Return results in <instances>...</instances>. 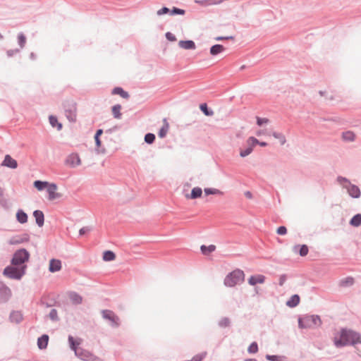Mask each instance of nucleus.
<instances>
[{
	"label": "nucleus",
	"mask_w": 361,
	"mask_h": 361,
	"mask_svg": "<svg viewBox=\"0 0 361 361\" xmlns=\"http://www.w3.org/2000/svg\"><path fill=\"white\" fill-rule=\"evenodd\" d=\"M68 296L71 302L74 305H80L82 302V297L76 292H70Z\"/></svg>",
	"instance_id": "nucleus-19"
},
{
	"label": "nucleus",
	"mask_w": 361,
	"mask_h": 361,
	"mask_svg": "<svg viewBox=\"0 0 361 361\" xmlns=\"http://www.w3.org/2000/svg\"><path fill=\"white\" fill-rule=\"evenodd\" d=\"M102 317L111 322V326L114 328L118 327L120 325L119 317L111 310H104L102 311Z\"/></svg>",
	"instance_id": "nucleus-8"
},
{
	"label": "nucleus",
	"mask_w": 361,
	"mask_h": 361,
	"mask_svg": "<svg viewBox=\"0 0 361 361\" xmlns=\"http://www.w3.org/2000/svg\"><path fill=\"white\" fill-rule=\"evenodd\" d=\"M68 343H69L71 349L73 350L75 354L76 351L80 349V348L77 347L79 345V343H77L74 340V338L72 336H68Z\"/></svg>",
	"instance_id": "nucleus-36"
},
{
	"label": "nucleus",
	"mask_w": 361,
	"mask_h": 361,
	"mask_svg": "<svg viewBox=\"0 0 361 361\" xmlns=\"http://www.w3.org/2000/svg\"><path fill=\"white\" fill-rule=\"evenodd\" d=\"M30 58L32 60H35L36 59V54L35 53H33V52L30 53Z\"/></svg>",
	"instance_id": "nucleus-63"
},
{
	"label": "nucleus",
	"mask_w": 361,
	"mask_h": 361,
	"mask_svg": "<svg viewBox=\"0 0 361 361\" xmlns=\"http://www.w3.org/2000/svg\"><path fill=\"white\" fill-rule=\"evenodd\" d=\"M75 355L83 361H96L97 357L90 351L80 348L76 351Z\"/></svg>",
	"instance_id": "nucleus-10"
},
{
	"label": "nucleus",
	"mask_w": 361,
	"mask_h": 361,
	"mask_svg": "<svg viewBox=\"0 0 361 361\" xmlns=\"http://www.w3.org/2000/svg\"><path fill=\"white\" fill-rule=\"evenodd\" d=\"M57 190V185L55 183H49L47 186V191L48 192V199L49 200H54L55 199L59 198L61 195L59 193L56 192Z\"/></svg>",
	"instance_id": "nucleus-12"
},
{
	"label": "nucleus",
	"mask_w": 361,
	"mask_h": 361,
	"mask_svg": "<svg viewBox=\"0 0 361 361\" xmlns=\"http://www.w3.org/2000/svg\"><path fill=\"white\" fill-rule=\"evenodd\" d=\"M6 203V200L4 198V190L0 187V204L5 207Z\"/></svg>",
	"instance_id": "nucleus-52"
},
{
	"label": "nucleus",
	"mask_w": 361,
	"mask_h": 361,
	"mask_svg": "<svg viewBox=\"0 0 361 361\" xmlns=\"http://www.w3.org/2000/svg\"><path fill=\"white\" fill-rule=\"evenodd\" d=\"M300 300V296L295 294L286 302V305L289 307H295L299 304Z\"/></svg>",
	"instance_id": "nucleus-23"
},
{
	"label": "nucleus",
	"mask_w": 361,
	"mask_h": 361,
	"mask_svg": "<svg viewBox=\"0 0 361 361\" xmlns=\"http://www.w3.org/2000/svg\"><path fill=\"white\" fill-rule=\"evenodd\" d=\"M64 163L71 168H75L81 164V159L78 153H71L67 156Z\"/></svg>",
	"instance_id": "nucleus-9"
},
{
	"label": "nucleus",
	"mask_w": 361,
	"mask_h": 361,
	"mask_svg": "<svg viewBox=\"0 0 361 361\" xmlns=\"http://www.w3.org/2000/svg\"><path fill=\"white\" fill-rule=\"evenodd\" d=\"M49 341V336L47 334H43L42 336L39 337L37 339V346L39 349H45L47 347Z\"/></svg>",
	"instance_id": "nucleus-21"
},
{
	"label": "nucleus",
	"mask_w": 361,
	"mask_h": 361,
	"mask_svg": "<svg viewBox=\"0 0 361 361\" xmlns=\"http://www.w3.org/2000/svg\"><path fill=\"white\" fill-rule=\"evenodd\" d=\"M178 45L180 48L188 50L196 48L195 43L192 40H180Z\"/></svg>",
	"instance_id": "nucleus-20"
},
{
	"label": "nucleus",
	"mask_w": 361,
	"mask_h": 361,
	"mask_svg": "<svg viewBox=\"0 0 361 361\" xmlns=\"http://www.w3.org/2000/svg\"><path fill=\"white\" fill-rule=\"evenodd\" d=\"M61 269V262L59 259H51L49 262V271L54 273L60 271Z\"/></svg>",
	"instance_id": "nucleus-15"
},
{
	"label": "nucleus",
	"mask_w": 361,
	"mask_h": 361,
	"mask_svg": "<svg viewBox=\"0 0 361 361\" xmlns=\"http://www.w3.org/2000/svg\"><path fill=\"white\" fill-rule=\"evenodd\" d=\"M19 51V49H9L6 51V54L8 57H12L15 54H18Z\"/></svg>",
	"instance_id": "nucleus-58"
},
{
	"label": "nucleus",
	"mask_w": 361,
	"mask_h": 361,
	"mask_svg": "<svg viewBox=\"0 0 361 361\" xmlns=\"http://www.w3.org/2000/svg\"><path fill=\"white\" fill-rule=\"evenodd\" d=\"M49 317L50 318L51 320H52L54 322L59 321V318L58 317L57 310L56 309L51 310V311L49 314Z\"/></svg>",
	"instance_id": "nucleus-48"
},
{
	"label": "nucleus",
	"mask_w": 361,
	"mask_h": 361,
	"mask_svg": "<svg viewBox=\"0 0 361 361\" xmlns=\"http://www.w3.org/2000/svg\"><path fill=\"white\" fill-rule=\"evenodd\" d=\"M47 185H49V183L47 181H42V180H35L34 182V186L38 190H42L45 188H47Z\"/></svg>",
	"instance_id": "nucleus-39"
},
{
	"label": "nucleus",
	"mask_w": 361,
	"mask_h": 361,
	"mask_svg": "<svg viewBox=\"0 0 361 361\" xmlns=\"http://www.w3.org/2000/svg\"><path fill=\"white\" fill-rule=\"evenodd\" d=\"M27 265H23L20 267L17 266H7L3 271V274L11 279L20 280L25 274Z\"/></svg>",
	"instance_id": "nucleus-4"
},
{
	"label": "nucleus",
	"mask_w": 361,
	"mask_h": 361,
	"mask_svg": "<svg viewBox=\"0 0 361 361\" xmlns=\"http://www.w3.org/2000/svg\"><path fill=\"white\" fill-rule=\"evenodd\" d=\"M116 258V255L111 250H106L103 253V259L106 262H110Z\"/></svg>",
	"instance_id": "nucleus-34"
},
{
	"label": "nucleus",
	"mask_w": 361,
	"mask_h": 361,
	"mask_svg": "<svg viewBox=\"0 0 361 361\" xmlns=\"http://www.w3.org/2000/svg\"><path fill=\"white\" fill-rule=\"evenodd\" d=\"M258 351V345L256 342H252L247 348L249 353H256Z\"/></svg>",
	"instance_id": "nucleus-49"
},
{
	"label": "nucleus",
	"mask_w": 361,
	"mask_h": 361,
	"mask_svg": "<svg viewBox=\"0 0 361 361\" xmlns=\"http://www.w3.org/2000/svg\"><path fill=\"white\" fill-rule=\"evenodd\" d=\"M354 283V279L353 277L348 276L341 281L340 285L341 286H350Z\"/></svg>",
	"instance_id": "nucleus-41"
},
{
	"label": "nucleus",
	"mask_w": 361,
	"mask_h": 361,
	"mask_svg": "<svg viewBox=\"0 0 361 361\" xmlns=\"http://www.w3.org/2000/svg\"><path fill=\"white\" fill-rule=\"evenodd\" d=\"M165 36H166V38L169 41H170V42H175V41H176V36L173 34H172L171 32H166Z\"/></svg>",
	"instance_id": "nucleus-57"
},
{
	"label": "nucleus",
	"mask_w": 361,
	"mask_h": 361,
	"mask_svg": "<svg viewBox=\"0 0 361 361\" xmlns=\"http://www.w3.org/2000/svg\"><path fill=\"white\" fill-rule=\"evenodd\" d=\"M287 275L286 274H281L279 276V285L280 286H283L286 282V281L287 280Z\"/></svg>",
	"instance_id": "nucleus-56"
},
{
	"label": "nucleus",
	"mask_w": 361,
	"mask_h": 361,
	"mask_svg": "<svg viewBox=\"0 0 361 361\" xmlns=\"http://www.w3.org/2000/svg\"><path fill=\"white\" fill-rule=\"evenodd\" d=\"M200 109L202 113L207 116H212L214 115V111L209 109L206 103H202L200 105Z\"/></svg>",
	"instance_id": "nucleus-33"
},
{
	"label": "nucleus",
	"mask_w": 361,
	"mask_h": 361,
	"mask_svg": "<svg viewBox=\"0 0 361 361\" xmlns=\"http://www.w3.org/2000/svg\"><path fill=\"white\" fill-rule=\"evenodd\" d=\"M342 138L345 141L353 142L355 140V135L352 131H345L342 133Z\"/></svg>",
	"instance_id": "nucleus-30"
},
{
	"label": "nucleus",
	"mask_w": 361,
	"mask_h": 361,
	"mask_svg": "<svg viewBox=\"0 0 361 361\" xmlns=\"http://www.w3.org/2000/svg\"><path fill=\"white\" fill-rule=\"evenodd\" d=\"M11 296V289L3 282H0V302H7Z\"/></svg>",
	"instance_id": "nucleus-11"
},
{
	"label": "nucleus",
	"mask_w": 361,
	"mask_h": 361,
	"mask_svg": "<svg viewBox=\"0 0 361 361\" xmlns=\"http://www.w3.org/2000/svg\"><path fill=\"white\" fill-rule=\"evenodd\" d=\"M248 145H249V147H247L245 149L240 150V156L241 157H245L248 156L253 151L254 146H252V144H248Z\"/></svg>",
	"instance_id": "nucleus-43"
},
{
	"label": "nucleus",
	"mask_w": 361,
	"mask_h": 361,
	"mask_svg": "<svg viewBox=\"0 0 361 361\" xmlns=\"http://www.w3.org/2000/svg\"><path fill=\"white\" fill-rule=\"evenodd\" d=\"M322 322L317 314H306L298 318V327L300 329H314L322 325Z\"/></svg>",
	"instance_id": "nucleus-2"
},
{
	"label": "nucleus",
	"mask_w": 361,
	"mask_h": 361,
	"mask_svg": "<svg viewBox=\"0 0 361 361\" xmlns=\"http://www.w3.org/2000/svg\"><path fill=\"white\" fill-rule=\"evenodd\" d=\"M225 50V48L221 44H214L210 48V54L212 56H216L223 51Z\"/></svg>",
	"instance_id": "nucleus-26"
},
{
	"label": "nucleus",
	"mask_w": 361,
	"mask_h": 361,
	"mask_svg": "<svg viewBox=\"0 0 361 361\" xmlns=\"http://www.w3.org/2000/svg\"><path fill=\"white\" fill-rule=\"evenodd\" d=\"M33 216L35 219L36 224L39 227H42L44 223V215L41 210H35L33 212Z\"/></svg>",
	"instance_id": "nucleus-17"
},
{
	"label": "nucleus",
	"mask_w": 361,
	"mask_h": 361,
	"mask_svg": "<svg viewBox=\"0 0 361 361\" xmlns=\"http://www.w3.org/2000/svg\"><path fill=\"white\" fill-rule=\"evenodd\" d=\"M66 118L71 123H75L77 120V104L71 99L63 101L62 104Z\"/></svg>",
	"instance_id": "nucleus-3"
},
{
	"label": "nucleus",
	"mask_w": 361,
	"mask_h": 361,
	"mask_svg": "<svg viewBox=\"0 0 361 361\" xmlns=\"http://www.w3.org/2000/svg\"><path fill=\"white\" fill-rule=\"evenodd\" d=\"M202 194V190L199 187L193 188L191 190L190 195L188 197L190 199H196L200 197Z\"/></svg>",
	"instance_id": "nucleus-29"
},
{
	"label": "nucleus",
	"mask_w": 361,
	"mask_h": 361,
	"mask_svg": "<svg viewBox=\"0 0 361 361\" xmlns=\"http://www.w3.org/2000/svg\"><path fill=\"white\" fill-rule=\"evenodd\" d=\"M205 354H199L196 355L192 357V359L190 361H202V359L204 357Z\"/></svg>",
	"instance_id": "nucleus-59"
},
{
	"label": "nucleus",
	"mask_w": 361,
	"mask_h": 361,
	"mask_svg": "<svg viewBox=\"0 0 361 361\" xmlns=\"http://www.w3.org/2000/svg\"><path fill=\"white\" fill-rule=\"evenodd\" d=\"M30 239L28 234L24 233L23 235H18L13 236L8 241L10 245H18L27 242Z\"/></svg>",
	"instance_id": "nucleus-13"
},
{
	"label": "nucleus",
	"mask_w": 361,
	"mask_h": 361,
	"mask_svg": "<svg viewBox=\"0 0 361 361\" xmlns=\"http://www.w3.org/2000/svg\"><path fill=\"white\" fill-rule=\"evenodd\" d=\"M266 277L262 274L251 276L248 279V283L251 286H255L257 283H263L265 281Z\"/></svg>",
	"instance_id": "nucleus-16"
},
{
	"label": "nucleus",
	"mask_w": 361,
	"mask_h": 361,
	"mask_svg": "<svg viewBox=\"0 0 361 361\" xmlns=\"http://www.w3.org/2000/svg\"><path fill=\"white\" fill-rule=\"evenodd\" d=\"M204 191V193L206 195H222L223 194V192L221 190L216 189V188H205Z\"/></svg>",
	"instance_id": "nucleus-42"
},
{
	"label": "nucleus",
	"mask_w": 361,
	"mask_h": 361,
	"mask_svg": "<svg viewBox=\"0 0 361 361\" xmlns=\"http://www.w3.org/2000/svg\"><path fill=\"white\" fill-rule=\"evenodd\" d=\"M155 140V135L153 133H148L145 135V142L147 144H152Z\"/></svg>",
	"instance_id": "nucleus-46"
},
{
	"label": "nucleus",
	"mask_w": 361,
	"mask_h": 361,
	"mask_svg": "<svg viewBox=\"0 0 361 361\" xmlns=\"http://www.w3.org/2000/svg\"><path fill=\"white\" fill-rule=\"evenodd\" d=\"M9 319L11 322L19 324L23 319V314L20 311H12Z\"/></svg>",
	"instance_id": "nucleus-18"
},
{
	"label": "nucleus",
	"mask_w": 361,
	"mask_h": 361,
	"mask_svg": "<svg viewBox=\"0 0 361 361\" xmlns=\"http://www.w3.org/2000/svg\"><path fill=\"white\" fill-rule=\"evenodd\" d=\"M49 123L52 127H56L60 130L62 128V124L58 122V119L55 116L51 115L49 117Z\"/></svg>",
	"instance_id": "nucleus-31"
},
{
	"label": "nucleus",
	"mask_w": 361,
	"mask_h": 361,
	"mask_svg": "<svg viewBox=\"0 0 361 361\" xmlns=\"http://www.w3.org/2000/svg\"><path fill=\"white\" fill-rule=\"evenodd\" d=\"M111 93L113 94H119L123 99H128L130 97L128 92L120 87H114Z\"/></svg>",
	"instance_id": "nucleus-24"
},
{
	"label": "nucleus",
	"mask_w": 361,
	"mask_h": 361,
	"mask_svg": "<svg viewBox=\"0 0 361 361\" xmlns=\"http://www.w3.org/2000/svg\"><path fill=\"white\" fill-rule=\"evenodd\" d=\"M308 247L306 245H300L299 255L301 257H305L308 254Z\"/></svg>",
	"instance_id": "nucleus-50"
},
{
	"label": "nucleus",
	"mask_w": 361,
	"mask_h": 361,
	"mask_svg": "<svg viewBox=\"0 0 361 361\" xmlns=\"http://www.w3.org/2000/svg\"><path fill=\"white\" fill-rule=\"evenodd\" d=\"M170 9L167 7H163L161 9L158 10L157 14L158 16H162L164 14L169 13Z\"/></svg>",
	"instance_id": "nucleus-53"
},
{
	"label": "nucleus",
	"mask_w": 361,
	"mask_h": 361,
	"mask_svg": "<svg viewBox=\"0 0 361 361\" xmlns=\"http://www.w3.org/2000/svg\"><path fill=\"white\" fill-rule=\"evenodd\" d=\"M1 166L8 167L10 169H16L18 167V163L16 160L13 159L10 155L6 154L4 157Z\"/></svg>",
	"instance_id": "nucleus-14"
},
{
	"label": "nucleus",
	"mask_w": 361,
	"mask_h": 361,
	"mask_svg": "<svg viewBox=\"0 0 361 361\" xmlns=\"http://www.w3.org/2000/svg\"><path fill=\"white\" fill-rule=\"evenodd\" d=\"M268 122H269V119H267L266 118L257 117V124L259 126H262L263 124L267 123Z\"/></svg>",
	"instance_id": "nucleus-54"
},
{
	"label": "nucleus",
	"mask_w": 361,
	"mask_h": 361,
	"mask_svg": "<svg viewBox=\"0 0 361 361\" xmlns=\"http://www.w3.org/2000/svg\"><path fill=\"white\" fill-rule=\"evenodd\" d=\"M195 3L204 7L216 5V0H195Z\"/></svg>",
	"instance_id": "nucleus-35"
},
{
	"label": "nucleus",
	"mask_w": 361,
	"mask_h": 361,
	"mask_svg": "<svg viewBox=\"0 0 361 361\" xmlns=\"http://www.w3.org/2000/svg\"><path fill=\"white\" fill-rule=\"evenodd\" d=\"M245 279V274L240 269H235L229 273L224 279V284L228 287H233L242 283Z\"/></svg>",
	"instance_id": "nucleus-5"
},
{
	"label": "nucleus",
	"mask_w": 361,
	"mask_h": 361,
	"mask_svg": "<svg viewBox=\"0 0 361 361\" xmlns=\"http://www.w3.org/2000/svg\"><path fill=\"white\" fill-rule=\"evenodd\" d=\"M234 37L233 36H228V37H218L216 38V40L221 41L224 39H233Z\"/></svg>",
	"instance_id": "nucleus-61"
},
{
	"label": "nucleus",
	"mask_w": 361,
	"mask_h": 361,
	"mask_svg": "<svg viewBox=\"0 0 361 361\" xmlns=\"http://www.w3.org/2000/svg\"><path fill=\"white\" fill-rule=\"evenodd\" d=\"M334 345L337 348L345 345H354L361 343V336L359 333L347 329H342L340 331L339 337H334Z\"/></svg>",
	"instance_id": "nucleus-1"
},
{
	"label": "nucleus",
	"mask_w": 361,
	"mask_h": 361,
	"mask_svg": "<svg viewBox=\"0 0 361 361\" xmlns=\"http://www.w3.org/2000/svg\"><path fill=\"white\" fill-rule=\"evenodd\" d=\"M336 180L339 184L347 190L350 197L353 198H358L360 197V190L358 186L352 184L348 178L339 176L337 177Z\"/></svg>",
	"instance_id": "nucleus-6"
},
{
	"label": "nucleus",
	"mask_w": 361,
	"mask_h": 361,
	"mask_svg": "<svg viewBox=\"0 0 361 361\" xmlns=\"http://www.w3.org/2000/svg\"><path fill=\"white\" fill-rule=\"evenodd\" d=\"M278 356L277 355H267L266 359L269 361H277L278 360Z\"/></svg>",
	"instance_id": "nucleus-60"
},
{
	"label": "nucleus",
	"mask_w": 361,
	"mask_h": 361,
	"mask_svg": "<svg viewBox=\"0 0 361 361\" xmlns=\"http://www.w3.org/2000/svg\"><path fill=\"white\" fill-rule=\"evenodd\" d=\"M169 124L167 122L166 118H164V125L160 128V130L158 133L159 137L161 138L165 137L169 131Z\"/></svg>",
	"instance_id": "nucleus-25"
},
{
	"label": "nucleus",
	"mask_w": 361,
	"mask_h": 361,
	"mask_svg": "<svg viewBox=\"0 0 361 361\" xmlns=\"http://www.w3.org/2000/svg\"><path fill=\"white\" fill-rule=\"evenodd\" d=\"M121 106L120 104H116L112 107V113L114 117L115 118H121Z\"/></svg>",
	"instance_id": "nucleus-38"
},
{
	"label": "nucleus",
	"mask_w": 361,
	"mask_h": 361,
	"mask_svg": "<svg viewBox=\"0 0 361 361\" xmlns=\"http://www.w3.org/2000/svg\"><path fill=\"white\" fill-rule=\"evenodd\" d=\"M185 13V11L179 8L173 7L172 9L170 10V15L174 16V15H184Z\"/></svg>",
	"instance_id": "nucleus-47"
},
{
	"label": "nucleus",
	"mask_w": 361,
	"mask_h": 361,
	"mask_svg": "<svg viewBox=\"0 0 361 361\" xmlns=\"http://www.w3.org/2000/svg\"><path fill=\"white\" fill-rule=\"evenodd\" d=\"M30 259L29 252L24 248L17 250L11 259V263L13 266H23Z\"/></svg>",
	"instance_id": "nucleus-7"
},
{
	"label": "nucleus",
	"mask_w": 361,
	"mask_h": 361,
	"mask_svg": "<svg viewBox=\"0 0 361 361\" xmlns=\"http://www.w3.org/2000/svg\"><path fill=\"white\" fill-rule=\"evenodd\" d=\"M350 225L354 227H358L361 225V214L354 215L349 222Z\"/></svg>",
	"instance_id": "nucleus-28"
},
{
	"label": "nucleus",
	"mask_w": 361,
	"mask_h": 361,
	"mask_svg": "<svg viewBox=\"0 0 361 361\" xmlns=\"http://www.w3.org/2000/svg\"><path fill=\"white\" fill-rule=\"evenodd\" d=\"M91 231H92V228L91 227H90V226H84V227L81 228L79 230V235L80 236H82V235H85V233H89Z\"/></svg>",
	"instance_id": "nucleus-51"
},
{
	"label": "nucleus",
	"mask_w": 361,
	"mask_h": 361,
	"mask_svg": "<svg viewBox=\"0 0 361 361\" xmlns=\"http://www.w3.org/2000/svg\"><path fill=\"white\" fill-rule=\"evenodd\" d=\"M27 214L22 209H18L16 213V219L20 224H25L27 221Z\"/></svg>",
	"instance_id": "nucleus-22"
},
{
	"label": "nucleus",
	"mask_w": 361,
	"mask_h": 361,
	"mask_svg": "<svg viewBox=\"0 0 361 361\" xmlns=\"http://www.w3.org/2000/svg\"><path fill=\"white\" fill-rule=\"evenodd\" d=\"M247 144H252V146H255L256 145H259L261 147L267 146V143L266 142H260L255 137H250L247 140Z\"/></svg>",
	"instance_id": "nucleus-32"
},
{
	"label": "nucleus",
	"mask_w": 361,
	"mask_h": 361,
	"mask_svg": "<svg viewBox=\"0 0 361 361\" xmlns=\"http://www.w3.org/2000/svg\"><path fill=\"white\" fill-rule=\"evenodd\" d=\"M245 196L248 198V199H252V194L250 191H246L244 193Z\"/></svg>",
	"instance_id": "nucleus-62"
},
{
	"label": "nucleus",
	"mask_w": 361,
	"mask_h": 361,
	"mask_svg": "<svg viewBox=\"0 0 361 361\" xmlns=\"http://www.w3.org/2000/svg\"><path fill=\"white\" fill-rule=\"evenodd\" d=\"M272 135L276 138V139H278L281 143V145H283L286 142V137L285 136L281 133H277V132H274L272 133Z\"/></svg>",
	"instance_id": "nucleus-44"
},
{
	"label": "nucleus",
	"mask_w": 361,
	"mask_h": 361,
	"mask_svg": "<svg viewBox=\"0 0 361 361\" xmlns=\"http://www.w3.org/2000/svg\"><path fill=\"white\" fill-rule=\"evenodd\" d=\"M245 361H257L255 359H246Z\"/></svg>",
	"instance_id": "nucleus-64"
},
{
	"label": "nucleus",
	"mask_w": 361,
	"mask_h": 361,
	"mask_svg": "<svg viewBox=\"0 0 361 361\" xmlns=\"http://www.w3.org/2000/svg\"><path fill=\"white\" fill-rule=\"evenodd\" d=\"M18 44L20 49H23L26 44V37L23 32L18 35Z\"/></svg>",
	"instance_id": "nucleus-37"
},
{
	"label": "nucleus",
	"mask_w": 361,
	"mask_h": 361,
	"mask_svg": "<svg viewBox=\"0 0 361 361\" xmlns=\"http://www.w3.org/2000/svg\"><path fill=\"white\" fill-rule=\"evenodd\" d=\"M276 233L279 234V235H285L287 233V228L286 226H279L278 228H277V231H276Z\"/></svg>",
	"instance_id": "nucleus-55"
},
{
	"label": "nucleus",
	"mask_w": 361,
	"mask_h": 361,
	"mask_svg": "<svg viewBox=\"0 0 361 361\" xmlns=\"http://www.w3.org/2000/svg\"><path fill=\"white\" fill-rule=\"evenodd\" d=\"M102 133H103V130L98 129L96 131V133L94 135L95 145L97 148H99L101 146L102 142H101L99 137L102 135Z\"/></svg>",
	"instance_id": "nucleus-40"
},
{
	"label": "nucleus",
	"mask_w": 361,
	"mask_h": 361,
	"mask_svg": "<svg viewBox=\"0 0 361 361\" xmlns=\"http://www.w3.org/2000/svg\"><path fill=\"white\" fill-rule=\"evenodd\" d=\"M215 250H216V246L214 245H210L209 246L202 245L200 247V250H201L202 255H208L211 252L215 251Z\"/></svg>",
	"instance_id": "nucleus-27"
},
{
	"label": "nucleus",
	"mask_w": 361,
	"mask_h": 361,
	"mask_svg": "<svg viewBox=\"0 0 361 361\" xmlns=\"http://www.w3.org/2000/svg\"><path fill=\"white\" fill-rule=\"evenodd\" d=\"M231 324V321L229 318L228 317H223L219 322V326L221 328H225L229 326Z\"/></svg>",
	"instance_id": "nucleus-45"
}]
</instances>
